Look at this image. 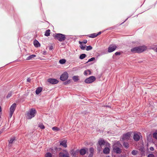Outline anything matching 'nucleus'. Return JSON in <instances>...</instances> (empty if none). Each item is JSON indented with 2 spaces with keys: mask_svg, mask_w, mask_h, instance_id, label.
<instances>
[{
  "mask_svg": "<svg viewBox=\"0 0 157 157\" xmlns=\"http://www.w3.org/2000/svg\"><path fill=\"white\" fill-rule=\"evenodd\" d=\"M60 145H62L64 147H67V140H63V141H60Z\"/></svg>",
  "mask_w": 157,
  "mask_h": 157,
  "instance_id": "nucleus-16",
  "label": "nucleus"
},
{
  "mask_svg": "<svg viewBox=\"0 0 157 157\" xmlns=\"http://www.w3.org/2000/svg\"><path fill=\"white\" fill-rule=\"evenodd\" d=\"M95 60V58L92 57V58H90V59H89L88 60V61L87 62V63H88V62H91V61H94Z\"/></svg>",
  "mask_w": 157,
  "mask_h": 157,
  "instance_id": "nucleus-35",
  "label": "nucleus"
},
{
  "mask_svg": "<svg viewBox=\"0 0 157 157\" xmlns=\"http://www.w3.org/2000/svg\"><path fill=\"white\" fill-rule=\"evenodd\" d=\"M93 155V154L90 153L88 157H92Z\"/></svg>",
  "mask_w": 157,
  "mask_h": 157,
  "instance_id": "nucleus-45",
  "label": "nucleus"
},
{
  "mask_svg": "<svg viewBox=\"0 0 157 157\" xmlns=\"http://www.w3.org/2000/svg\"><path fill=\"white\" fill-rule=\"evenodd\" d=\"M46 52H44V53H46Z\"/></svg>",
  "mask_w": 157,
  "mask_h": 157,
  "instance_id": "nucleus-50",
  "label": "nucleus"
},
{
  "mask_svg": "<svg viewBox=\"0 0 157 157\" xmlns=\"http://www.w3.org/2000/svg\"><path fill=\"white\" fill-rule=\"evenodd\" d=\"M42 89L41 87H38L36 91V94H38L42 90Z\"/></svg>",
  "mask_w": 157,
  "mask_h": 157,
  "instance_id": "nucleus-21",
  "label": "nucleus"
},
{
  "mask_svg": "<svg viewBox=\"0 0 157 157\" xmlns=\"http://www.w3.org/2000/svg\"><path fill=\"white\" fill-rule=\"evenodd\" d=\"M12 95V93H9L7 96V98H9L11 97Z\"/></svg>",
  "mask_w": 157,
  "mask_h": 157,
  "instance_id": "nucleus-39",
  "label": "nucleus"
},
{
  "mask_svg": "<svg viewBox=\"0 0 157 157\" xmlns=\"http://www.w3.org/2000/svg\"><path fill=\"white\" fill-rule=\"evenodd\" d=\"M92 49V47L90 46H89L87 47L86 50L87 51H89V50H91Z\"/></svg>",
  "mask_w": 157,
  "mask_h": 157,
  "instance_id": "nucleus-31",
  "label": "nucleus"
},
{
  "mask_svg": "<svg viewBox=\"0 0 157 157\" xmlns=\"http://www.w3.org/2000/svg\"><path fill=\"white\" fill-rule=\"evenodd\" d=\"M30 81L31 79L29 78H28V79H27V81L28 82H30Z\"/></svg>",
  "mask_w": 157,
  "mask_h": 157,
  "instance_id": "nucleus-46",
  "label": "nucleus"
},
{
  "mask_svg": "<svg viewBox=\"0 0 157 157\" xmlns=\"http://www.w3.org/2000/svg\"><path fill=\"white\" fill-rule=\"evenodd\" d=\"M36 112V110L34 109H32L29 110L27 114V117L28 119H31L35 116Z\"/></svg>",
  "mask_w": 157,
  "mask_h": 157,
  "instance_id": "nucleus-4",
  "label": "nucleus"
},
{
  "mask_svg": "<svg viewBox=\"0 0 157 157\" xmlns=\"http://www.w3.org/2000/svg\"><path fill=\"white\" fill-rule=\"evenodd\" d=\"M39 127L41 129H44L45 128L44 126L41 124H40L39 125Z\"/></svg>",
  "mask_w": 157,
  "mask_h": 157,
  "instance_id": "nucleus-34",
  "label": "nucleus"
},
{
  "mask_svg": "<svg viewBox=\"0 0 157 157\" xmlns=\"http://www.w3.org/2000/svg\"><path fill=\"white\" fill-rule=\"evenodd\" d=\"M79 44H80V48L83 50H84L86 48V45L84 44H82V42H81L80 41H79Z\"/></svg>",
  "mask_w": 157,
  "mask_h": 157,
  "instance_id": "nucleus-19",
  "label": "nucleus"
},
{
  "mask_svg": "<svg viewBox=\"0 0 157 157\" xmlns=\"http://www.w3.org/2000/svg\"><path fill=\"white\" fill-rule=\"evenodd\" d=\"M147 49V46L143 45L132 48L131 49V51L133 53H140L146 51Z\"/></svg>",
  "mask_w": 157,
  "mask_h": 157,
  "instance_id": "nucleus-1",
  "label": "nucleus"
},
{
  "mask_svg": "<svg viewBox=\"0 0 157 157\" xmlns=\"http://www.w3.org/2000/svg\"><path fill=\"white\" fill-rule=\"evenodd\" d=\"M121 145L118 142L115 143L113 145V151L118 154H120L121 152V149L120 148Z\"/></svg>",
  "mask_w": 157,
  "mask_h": 157,
  "instance_id": "nucleus-3",
  "label": "nucleus"
},
{
  "mask_svg": "<svg viewBox=\"0 0 157 157\" xmlns=\"http://www.w3.org/2000/svg\"><path fill=\"white\" fill-rule=\"evenodd\" d=\"M95 77L94 76H91L86 78L85 80V82L87 83H91L95 81Z\"/></svg>",
  "mask_w": 157,
  "mask_h": 157,
  "instance_id": "nucleus-6",
  "label": "nucleus"
},
{
  "mask_svg": "<svg viewBox=\"0 0 157 157\" xmlns=\"http://www.w3.org/2000/svg\"><path fill=\"white\" fill-rule=\"evenodd\" d=\"M150 151H153L154 150V148L153 147H151L150 148Z\"/></svg>",
  "mask_w": 157,
  "mask_h": 157,
  "instance_id": "nucleus-43",
  "label": "nucleus"
},
{
  "mask_svg": "<svg viewBox=\"0 0 157 157\" xmlns=\"http://www.w3.org/2000/svg\"><path fill=\"white\" fill-rule=\"evenodd\" d=\"M52 129L53 131H56V132L60 130V129L59 128H58L57 127H53L52 128Z\"/></svg>",
  "mask_w": 157,
  "mask_h": 157,
  "instance_id": "nucleus-27",
  "label": "nucleus"
},
{
  "mask_svg": "<svg viewBox=\"0 0 157 157\" xmlns=\"http://www.w3.org/2000/svg\"><path fill=\"white\" fill-rule=\"evenodd\" d=\"M138 151L137 150H133L132 152V154L133 155H136L137 154Z\"/></svg>",
  "mask_w": 157,
  "mask_h": 157,
  "instance_id": "nucleus-29",
  "label": "nucleus"
},
{
  "mask_svg": "<svg viewBox=\"0 0 157 157\" xmlns=\"http://www.w3.org/2000/svg\"><path fill=\"white\" fill-rule=\"evenodd\" d=\"M94 151V149L93 148H91L90 149V153L93 154Z\"/></svg>",
  "mask_w": 157,
  "mask_h": 157,
  "instance_id": "nucleus-37",
  "label": "nucleus"
},
{
  "mask_svg": "<svg viewBox=\"0 0 157 157\" xmlns=\"http://www.w3.org/2000/svg\"><path fill=\"white\" fill-rule=\"evenodd\" d=\"M2 133V132L0 131V134H1Z\"/></svg>",
  "mask_w": 157,
  "mask_h": 157,
  "instance_id": "nucleus-49",
  "label": "nucleus"
},
{
  "mask_svg": "<svg viewBox=\"0 0 157 157\" xmlns=\"http://www.w3.org/2000/svg\"><path fill=\"white\" fill-rule=\"evenodd\" d=\"M66 152V153L64 154L63 153L60 152L59 153V157H69V154L66 151H65Z\"/></svg>",
  "mask_w": 157,
  "mask_h": 157,
  "instance_id": "nucleus-13",
  "label": "nucleus"
},
{
  "mask_svg": "<svg viewBox=\"0 0 157 157\" xmlns=\"http://www.w3.org/2000/svg\"><path fill=\"white\" fill-rule=\"evenodd\" d=\"M113 157H123V156L122 155H121L117 157H116L115 156H114Z\"/></svg>",
  "mask_w": 157,
  "mask_h": 157,
  "instance_id": "nucleus-47",
  "label": "nucleus"
},
{
  "mask_svg": "<svg viewBox=\"0 0 157 157\" xmlns=\"http://www.w3.org/2000/svg\"><path fill=\"white\" fill-rule=\"evenodd\" d=\"M115 55H116V56H117V55H120L121 54V53L120 52H116L115 53Z\"/></svg>",
  "mask_w": 157,
  "mask_h": 157,
  "instance_id": "nucleus-41",
  "label": "nucleus"
},
{
  "mask_svg": "<svg viewBox=\"0 0 157 157\" xmlns=\"http://www.w3.org/2000/svg\"><path fill=\"white\" fill-rule=\"evenodd\" d=\"M101 33V32H98V33H94L90 34V35H89L88 36L90 38H94L97 37L98 35H100Z\"/></svg>",
  "mask_w": 157,
  "mask_h": 157,
  "instance_id": "nucleus-12",
  "label": "nucleus"
},
{
  "mask_svg": "<svg viewBox=\"0 0 157 157\" xmlns=\"http://www.w3.org/2000/svg\"><path fill=\"white\" fill-rule=\"evenodd\" d=\"M34 45L35 47H38L40 46V43L38 41L36 40H35L34 41Z\"/></svg>",
  "mask_w": 157,
  "mask_h": 157,
  "instance_id": "nucleus-22",
  "label": "nucleus"
},
{
  "mask_svg": "<svg viewBox=\"0 0 157 157\" xmlns=\"http://www.w3.org/2000/svg\"><path fill=\"white\" fill-rule=\"evenodd\" d=\"M68 77V75L67 72H64L60 76V79L63 81H65L67 79Z\"/></svg>",
  "mask_w": 157,
  "mask_h": 157,
  "instance_id": "nucleus-8",
  "label": "nucleus"
},
{
  "mask_svg": "<svg viewBox=\"0 0 157 157\" xmlns=\"http://www.w3.org/2000/svg\"><path fill=\"white\" fill-rule=\"evenodd\" d=\"M45 157H52V154L50 153H48L46 154Z\"/></svg>",
  "mask_w": 157,
  "mask_h": 157,
  "instance_id": "nucleus-33",
  "label": "nucleus"
},
{
  "mask_svg": "<svg viewBox=\"0 0 157 157\" xmlns=\"http://www.w3.org/2000/svg\"><path fill=\"white\" fill-rule=\"evenodd\" d=\"M66 60L64 59H61L59 60V63L61 64L64 63L66 62Z\"/></svg>",
  "mask_w": 157,
  "mask_h": 157,
  "instance_id": "nucleus-28",
  "label": "nucleus"
},
{
  "mask_svg": "<svg viewBox=\"0 0 157 157\" xmlns=\"http://www.w3.org/2000/svg\"><path fill=\"white\" fill-rule=\"evenodd\" d=\"M117 47L115 45H111L108 48V52H111L114 51L116 48Z\"/></svg>",
  "mask_w": 157,
  "mask_h": 157,
  "instance_id": "nucleus-10",
  "label": "nucleus"
},
{
  "mask_svg": "<svg viewBox=\"0 0 157 157\" xmlns=\"http://www.w3.org/2000/svg\"><path fill=\"white\" fill-rule=\"evenodd\" d=\"M91 72L89 70H87L85 71L84 72V74L86 76H87L88 75H90L91 74Z\"/></svg>",
  "mask_w": 157,
  "mask_h": 157,
  "instance_id": "nucleus-20",
  "label": "nucleus"
},
{
  "mask_svg": "<svg viewBox=\"0 0 157 157\" xmlns=\"http://www.w3.org/2000/svg\"><path fill=\"white\" fill-rule=\"evenodd\" d=\"M55 38L59 41H64L66 39V36L60 33L56 34L55 36Z\"/></svg>",
  "mask_w": 157,
  "mask_h": 157,
  "instance_id": "nucleus-5",
  "label": "nucleus"
},
{
  "mask_svg": "<svg viewBox=\"0 0 157 157\" xmlns=\"http://www.w3.org/2000/svg\"><path fill=\"white\" fill-rule=\"evenodd\" d=\"M153 136L154 138L157 139V133L155 132L153 133Z\"/></svg>",
  "mask_w": 157,
  "mask_h": 157,
  "instance_id": "nucleus-36",
  "label": "nucleus"
},
{
  "mask_svg": "<svg viewBox=\"0 0 157 157\" xmlns=\"http://www.w3.org/2000/svg\"><path fill=\"white\" fill-rule=\"evenodd\" d=\"M88 150L87 148H86V149H81L79 151L80 154L82 155H85L86 153V150L88 151Z\"/></svg>",
  "mask_w": 157,
  "mask_h": 157,
  "instance_id": "nucleus-17",
  "label": "nucleus"
},
{
  "mask_svg": "<svg viewBox=\"0 0 157 157\" xmlns=\"http://www.w3.org/2000/svg\"><path fill=\"white\" fill-rule=\"evenodd\" d=\"M87 42V40H84L83 42H82V44L83 43L84 44H86Z\"/></svg>",
  "mask_w": 157,
  "mask_h": 157,
  "instance_id": "nucleus-42",
  "label": "nucleus"
},
{
  "mask_svg": "<svg viewBox=\"0 0 157 157\" xmlns=\"http://www.w3.org/2000/svg\"><path fill=\"white\" fill-rule=\"evenodd\" d=\"M70 80H68L67 82V83H70Z\"/></svg>",
  "mask_w": 157,
  "mask_h": 157,
  "instance_id": "nucleus-48",
  "label": "nucleus"
},
{
  "mask_svg": "<svg viewBox=\"0 0 157 157\" xmlns=\"http://www.w3.org/2000/svg\"><path fill=\"white\" fill-rule=\"evenodd\" d=\"M15 138L14 137L11 138L9 141V146L10 147H11L12 146L11 144L15 141Z\"/></svg>",
  "mask_w": 157,
  "mask_h": 157,
  "instance_id": "nucleus-15",
  "label": "nucleus"
},
{
  "mask_svg": "<svg viewBox=\"0 0 157 157\" xmlns=\"http://www.w3.org/2000/svg\"><path fill=\"white\" fill-rule=\"evenodd\" d=\"M71 155H72L73 156H75L76 155V152L75 151L73 150L71 151Z\"/></svg>",
  "mask_w": 157,
  "mask_h": 157,
  "instance_id": "nucleus-32",
  "label": "nucleus"
},
{
  "mask_svg": "<svg viewBox=\"0 0 157 157\" xmlns=\"http://www.w3.org/2000/svg\"><path fill=\"white\" fill-rule=\"evenodd\" d=\"M48 81L52 84H56L58 83L57 80L55 79L50 78L48 79Z\"/></svg>",
  "mask_w": 157,
  "mask_h": 157,
  "instance_id": "nucleus-11",
  "label": "nucleus"
},
{
  "mask_svg": "<svg viewBox=\"0 0 157 157\" xmlns=\"http://www.w3.org/2000/svg\"><path fill=\"white\" fill-rule=\"evenodd\" d=\"M72 79L75 82H76L79 80V76H74L73 77Z\"/></svg>",
  "mask_w": 157,
  "mask_h": 157,
  "instance_id": "nucleus-24",
  "label": "nucleus"
},
{
  "mask_svg": "<svg viewBox=\"0 0 157 157\" xmlns=\"http://www.w3.org/2000/svg\"><path fill=\"white\" fill-rule=\"evenodd\" d=\"M109 143L105 141L103 139H100L98 140V150L99 151H100L101 150L102 147L103 146H109Z\"/></svg>",
  "mask_w": 157,
  "mask_h": 157,
  "instance_id": "nucleus-2",
  "label": "nucleus"
},
{
  "mask_svg": "<svg viewBox=\"0 0 157 157\" xmlns=\"http://www.w3.org/2000/svg\"><path fill=\"white\" fill-rule=\"evenodd\" d=\"M50 30L48 29L45 32L44 35L46 36H48L50 35Z\"/></svg>",
  "mask_w": 157,
  "mask_h": 157,
  "instance_id": "nucleus-26",
  "label": "nucleus"
},
{
  "mask_svg": "<svg viewBox=\"0 0 157 157\" xmlns=\"http://www.w3.org/2000/svg\"><path fill=\"white\" fill-rule=\"evenodd\" d=\"M131 137V133L128 132L127 133L123 135L122 139L124 140H129Z\"/></svg>",
  "mask_w": 157,
  "mask_h": 157,
  "instance_id": "nucleus-9",
  "label": "nucleus"
},
{
  "mask_svg": "<svg viewBox=\"0 0 157 157\" xmlns=\"http://www.w3.org/2000/svg\"><path fill=\"white\" fill-rule=\"evenodd\" d=\"M153 49L155 52H157V47H155L153 48Z\"/></svg>",
  "mask_w": 157,
  "mask_h": 157,
  "instance_id": "nucleus-40",
  "label": "nucleus"
},
{
  "mask_svg": "<svg viewBox=\"0 0 157 157\" xmlns=\"http://www.w3.org/2000/svg\"><path fill=\"white\" fill-rule=\"evenodd\" d=\"M36 56L35 55H32L28 56L26 58V60H29L32 59L33 58L35 57Z\"/></svg>",
  "mask_w": 157,
  "mask_h": 157,
  "instance_id": "nucleus-23",
  "label": "nucleus"
},
{
  "mask_svg": "<svg viewBox=\"0 0 157 157\" xmlns=\"http://www.w3.org/2000/svg\"><path fill=\"white\" fill-rule=\"evenodd\" d=\"M86 55L85 54H82L80 55L79 57V58L80 59H83L86 57Z\"/></svg>",
  "mask_w": 157,
  "mask_h": 157,
  "instance_id": "nucleus-25",
  "label": "nucleus"
},
{
  "mask_svg": "<svg viewBox=\"0 0 157 157\" xmlns=\"http://www.w3.org/2000/svg\"><path fill=\"white\" fill-rule=\"evenodd\" d=\"M53 48V47L52 46H51L49 48V49L50 50H52Z\"/></svg>",
  "mask_w": 157,
  "mask_h": 157,
  "instance_id": "nucleus-44",
  "label": "nucleus"
},
{
  "mask_svg": "<svg viewBox=\"0 0 157 157\" xmlns=\"http://www.w3.org/2000/svg\"><path fill=\"white\" fill-rule=\"evenodd\" d=\"M123 145L124 147L126 148H128L129 147V144L127 143L124 142Z\"/></svg>",
  "mask_w": 157,
  "mask_h": 157,
  "instance_id": "nucleus-30",
  "label": "nucleus"
},
{
  "mask_svg": "<svg viewBox=\"0 0 157 157\" xmlns=\"http://www.w3.org/2000/svg\"><path fill=\"white\" fill-rule=\"evenodd\" d=\"M103 151L104 154H108L110 151V149L108 147H106L104 149Z\"/></svg>",
  "mask_w": 157,
  "mask_h": 157,
  "instance_id": "nucleus-18",
  "label": "nucleus"
},
{
  "mask_svg": "<svg viewBox=\"0 0 157 157\" xmlns=\"http://www.w3.org/2000/svg\"><path fill=\"white\" fill-rule=\"evenodd\" d=\"M16 107V104L15 103H13L10 108V118L12 117L13 113L15 110Z\"/></svg>",
  "mask_w": 157,
  "mask_h": 157,
  "instance_id": "nucleus-7",
  "label": "nucleus"
},
{
  "mask_svg": "<svg viewBox=\"0 0 157 157\" xmlns=\"http://www.w3.org/2000/svg\"><path fill=\"white\" fill-rule=\"evenodd\" d=\"M133 139L135 141H138L140 139V136L138 134L134 133V134Z\"/></svg>",
  "mask_w": 157,
  "mask_h": 157,
  "instance_id": "nucleus-14",
  "label": "nucleus"
},
{
  "mask_svg": "<svg viewBox=\"0 0 157 157\" xmlns=\"http://www.w3.org/2000/svg\"><path fill=\"white\" fill-rule=\"evenodd\" d=\"M147 157H155V156L153 154L151 153L148 155Z\"/></svg>",
  "mask_w": 157,
  "mask_h": 157,
  "instance_id": "nucleus-38",
  "label": "nucleus"
}]
</instances>
